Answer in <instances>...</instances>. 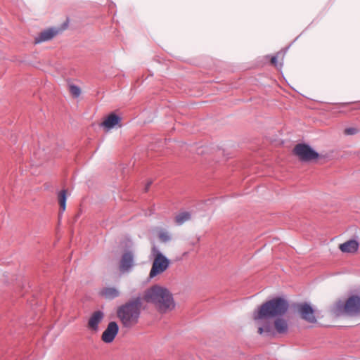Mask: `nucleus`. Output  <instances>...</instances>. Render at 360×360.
<instances>
[{
  "label": "nucleus",
  "mask_w": 360,
  "mask_h": 360,
  "mask_svg": "<svg viewBox=\"0 0 360 360\" xmlns=\"http://www.w3.org/2000/svg\"><path fill=\"white\" fill-rule=\"evenodd\" d=\"M142 299L153 304L161 314L172 311L176 305L172 293L167 288L159 285H153L145 290Z\"/></svg>",
  "instance_id": "nucleus-2"
},
{
  "label": "nucleus",
  "mask_w": 360,
  "mask_h": 360,
  "mask_svg": "<svg viewBox=\"0 0 360 360\" xmlns=\"http://www.w3.org/2000/svg\"><path fill=\"white\" fill-rule=\"evenodd\" d=\"M118 325L115 321L108 323L106 329L103 331L101 339L105 343L112 342L118 333Z\"/></svg>",
  "instance_id": "nucleus-9"
},
{
  "label": "nucleus",
  "mask_w": 360,
  "mask_h": 360,
  "mask_svg": "<svg viewBox=\"0 0 360 360\" xmlns=\"http://www.w3.org/2000/svg\"><path fill=\"white\" fill-rule=\"evenodd\" d=\"M104 313L101 310L94 311L89 319L88 328L93 331H97L98 325L104 319Z\"/></svg>",
  "instance_id": "nucleus-10"
},
{
  "label": "nucleus",
  "mask_w": 360,
  "mask_h": 360,
  "mask_svg": "<svg viewBox=\"0 0 360 360\" xmlns=\"http://www.w3.org/2000/svg\"><path fill=\"white\" fill-rule=\"evenodd\" d=\"M58 203L60 205V214H63L66 208L67 190L63 189L58 194Z\"/></svg>",
  "instance_id": "nucleus-16"
},
{
  "label": "nucleus",
  "mask_w": 360,
  "mask_h": 360,
  "mask_svg": "<svg viewBox=\"0 0 360 360\" xmlns=\"http://www.w3.org/2000/svg\"><path fill=\"white\" fill-rule=\"evenodd\" d=\"M271 63L277 68H281L282 67L281 63H278L277 60V56H274L271 59Z\"/></svg>",
  "instance_id": "nucleus-21"
},
{
  "label": "nucleus",
  "mask_w": 360,
  "mask_h": 360,
  "mask_svg": "<svg viewBox=\"0 0 360 360\" xmlns=\"http://www.w3.org/2000/svg\"><path fill=\"white\" fill-rule=\"evenodd\" d=\"M333 313L340 316L342 315L355 316L360 314V297L351 296L344 302L339 300L332 309Z\"/></svg>",
  "instance_id": "nucleus-4"
},
{
  "label": "nucleus",
  "mask_w": 360,
  "mask_h": 360,
  "mask_svg": "<svg viewBox=\"0 0 360 360\" xmlns=\"http://www.w3.org/2000/svg\"><path fill=\"white\" fill-rule=\"evenodd\" d=\"M152 184V181H148V183L146 184V186H145V192H147L150 186V185Z\"/></svg>",
  "instance_id": "nucleus-22"
},
{
  "label": "nucleus",
  "mask_w": 360,
  "mask_h": 360,
  "mask_svg": "<svg viewBox=\"0 0 360 360\" xmlns=\"http://www.w3.org/2000/svg\"><path fill=\"white\" fill-rule=\"evenodd\" d=\"M100 295L106 300H113L120 296V292L115 287H106L101 290Z\"/></svg>",
  "instance_id": "nucleus-14"
},
{
  "label": "nucleus",
  "mask_w": 360,
  "mask_h": 360,
  "mask_svg": "<svg viewBox=\"0 0 360 360\" xmlns=\"http://www.w3.org/2000/svg\"><path fill=\"white\" fill-rule=\"evenodd\" d=\"M359 244L357 240L352 239L340 245L339 248L342 252L354 253L357 252Z\"/></svg>",
  "instance_id": "nucleus-12"
},
{
  "label": "nucleus",
  "mask_w": 360,
  "mask_h": 360,
  "mask_svg": "<svg viewBox=\"0 0 360 360\" xmlns=\"http://www.w3.org/2000/svg\"><path fill=\"white\" fill-rule=\"evenodd\" d=\"M69 91L70 94L75 97L77 98L81 94V89L80 88L75 84H70L69 85Z\"/></svg>",
  "instance_id": "nucleus-18"
},
{
  "label": "nucleus",
  "mask_w": 360,
  "mask_h": 360,
  "mask_svg": "<svg viewBox=\"0 0 360 360\" xmlns=\"http://www.w3.org/2000/svg\"><path fill=\"white\" fill-rule=\"evenodd\" d=\"M120 121L121 118L120 116L112 113L101 123V126L105 127L107 130H110L118 125Z\"/></svg>",
  "instance_id": "nucleus-13"
},
{
  "label": "nucleus",
  "mask_w": 360,
  "mask_h": 360,
  "mask_svg": "<svg viewBox=\"0 0 360 360\" xmlns=\"http://www.w3.org/2000/svg\"><path fill=\"white\" fill-rule=\"evenodd\" d=\"M296 307L302 319L311 323H314L316 322L314 309L309 304L305 302L300 303L297 304Z\"/></svg>",
  "instance_id": "nucleus-8"
},
{
  "label": "nucleus",
  "mask_w": 360,
  "mask_h": 360,
  "mask_svg": "<svg viewBox=\"0 0 360 360\" xmlns=\"http://www.w3.org/2000/svg\"><path fill=\"white\" fill-rule=\"evenodd\" d=\"M288 308V302L283 297H277L263 303L257 310H255L253 313V319L259 323L264 319L277 317L274 321L276 331L280 334L286 333L288 330V322L281 317L285 314Z\"/></svg>",
  "instance_id": "nucleus-1"
},
{
  "label": "nucleus",
  "mask_w": 360,
  "mask_h": 360,
  "mask_svg": "<svg viewBox=\"0 0 360 360\" xmlns=\"http://www.w3.org/2000/svg\"><path fill=\"white\" fill-rule=\"evenodd\" d=\"M158 238L161 242L165 243H168L172 240V236L169 232L164 229H161L158 232Z\"/></svg>",
  "instance_id": "nucleus-17"
},
{
  "label": "nucleus",
  "mask_w": 360,
  "mask_h": 360,
  "mask_svg": "<svg viewBox=\"0 0 360 360\" xmlns=\"http://www.w3.org/2000/svg\"><path fill=\"white\" fill-rule=\"evenodd\" d=\"M169 266V260L161 252L156 255L150 269L149 276L153 278L163 273Z\"/></svg>",
  "instance_id": "nucleus-6"
},
{
  "label": "nucleus",
  "mask_w": 360,
  "mask_h": 360,
  "mask_svg": "<svg viewBox=\"0 0 360 360\" xmlns=\"http://www.w3.org/2000/svg\"><path fill=\"white\" fill-rule=\"evenodd\" d=\"M58 34V30L54 28L45 30L39 33L35 38V43L39 44L53 39Z\"/></svg>",
  "instance_id": "nucleus-11"
},
{
  "label": "nucleus",
  "mask_w": 360,
  "mask_h": 360,
  "mask_svg": "<svg viewBox=\"0 0 360 360\" xmlns=\"http://www.w3.org/2000/svg\"><path fill=\"white\" fill-rule=\"evenodd\" d=\"M135 266V254L133 250H125L121 257L119 269L121 273L130 272Z\"/></svg>",
  "instance_id": "nucleus-7"
},
{
  "label": "nucleus",
  "mask_w": 360,
  "mask_h": 360,
  "mask_svg": "<svg viewBox=\"0 0 360 360\" xmlns=\"http://www.w3.org/2000/svg\"><path fill=\"white\" fill-rule=\"evenodd\" d=\"M192 218V214L188 211H183L176 214L174 217V222L177 226H181L184 223L190 221Z\"/></svg>",
  "instance_id": "nucleus-15"
},
{
  "label": "nucleus",
  "mask_w": 360,
  "mask_h": 360,
  "mask_svg": "<svg viewBox=\"0 0 360 360\" xmlns=\"http://www.w3.org/2000/svg\"><path fill=\"white\" fill-rule=\"evenodd\" d=\"M357 129L354 127H349L345 129V134L346 135H354L357 133Z\"/></svg>",
  "instance_id": "nucleus-20"
},
{
  "label": "nucleus",
  "mask_w": 360,
  "mask_h": 360,
  "mask_svg": "<svg viewBox=\"0 0 360 360\" xmlns=\"http://www.w3.org/2000/svg\"><path fill=\"white\" fill-rule=\"evenodd\" d=\"M142 300L141 297H136L117 309V317L124 327L130 328L138 322L141 314Z\"/></svg>",
  "instance_id": "nucleus-3"
},
{
  "label": "nucleus",
  "mask_w": 360,
  "mask_h": 360,
  "mask_svg": "<svg viewBox=\"0 0 360 360\" xmlns=\"http://www.w3.org/2000/svg\"><path fill=\"white\" fill-rule=\"evenodd\" d=\"M271 325L270 324H267L266 326H264V327H262V326H259L258 328V333L262 335L263 334L264 332L266 333H269L271 332Z\"/></svg>",
  "instance_id": "nucleus-19"
},
{
  "label": "nucleus",
  "mask_w": 360,
  "mask_h": 360,
  "mask_svg": "<svg viewBox=\"0 0 360 360\" xmlns=\"http://www.w3.org/2000/svg\"><path fill=\"white\" fill-rule=\"evenodd\" d=\"M294 153L303 162H310L319 158V153L309 145L305 143L297 144L294 149Z\"/></svg>",
  "instance_id": "nucleus-5"
}]
</instances>
